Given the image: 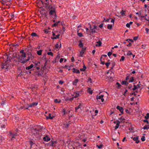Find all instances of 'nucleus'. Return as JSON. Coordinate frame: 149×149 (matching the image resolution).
<instances>
[{
    "instance_id": "obj_1",
    "label": "nucleus",
    "mask_w": 149,
    "mask_h": 149,
    "mask_svg": "<svg viewBox=\"0 0 149 149\" xmlns=\"http://www.w3.org/2000/svg\"><path fill=\"white\" fill-rule=\"evenodd\" d=\"M41 127L39 125L32 128L31 130L32 135H33L37 138H39L42 135L41 132Z\"/></svg>"
},
{
    "instance_id": "obj_2",
    "label": "nucleus",
    "mask_w": 149,
    "mask_h": 149,
    "mask_svg": "<svg viewBox=\"0 0 149 149\" xmlns=\"http://www.w3.org/2000/svg\"><path fill=\"white\" fill-rule=\"evenodd\" d=\"M9 64L7 62H6L2 64V66L1 67L2 69L8 70V69H9Z\"/></svg>"
},
{
    "instance_id": "obj_3",
    "label": "nucleus",
    "mask_w": 149,
    "mask_h": 149,
    "mask_svg": "<svg viewBox=\"0 0 149 149\" xmlns=\"http://www.w3.org/2000/svg\"><path fill=\"white\" fill-rule=\"evenodd\" d=\"M49 7L51 10L49 13V15H52L54 14H55V15L56 17V9L55 8H53L52 6L51 7L50 6Z\"/></svg>"
},
{
    "instance_id": "obj_4",
    "label": "nucleus",
    "mask_w": 149,
    "mask_h": 149,
    "mask_svg": "<svg viewBox=\"0 0 149 149\" xmlns=\"http://www.w3.org/2000/svg\"><path fill=\"white\" fill-rule=\"evenodd\" d=\"M83 90H81L80 91H77L75 93V95L74 96V98H77L78 96L82 95L83 93Z\"/></svg>"
},
{
    "instance_id": "obj_5",
    "label": "nucleus",
    "mask_w": 149,
    "mask_h": 149,
    "mask_svg": "<svg viewBox=\"0 0 149 149\" xmlns=\"http://www.w3.org/2000/svg\"><path fill=\"white\" fill-rule=\"evenodd\" d=\"M97 26L95 25H93V27L90 26V32H92V33H96V31L95 30V29H96Z\"/></svg>"
},
{
    "instance_id": "obj_6",
    "label": "nucleus",
    "mask_w": 149,
    "mask_h": 149,
    "mask_svg": "<svg viewBox=\"0 0 149 149\" xmlns=\"http://www.w3.org/2000/svg\"><path fill=\"white\" fill-rule=\"evenodd\" d=\"M104 96V95H97L96 97L97 99H100L101 102H103L104 100V99L103 98Z\"/></svg>"
},
{
    "instance_id": "obj_7",
    "label": "nucleus",
    "mask_w": 149,
    "mask_h": 149,
    "mask_svg": "<svg viewBox=\"0 0 149 149\" xmlns=\"http://www.w3.org/2000/svg\"><path fill=\"white\" fill-rule=\"evenodd\" d=\"M86 49V47H83L81 51L80 52V56L81 57L83 56V54L84 53V52L85 51Z\"/></svg>"
},
{
    "instance_id": "obj_8",
    "label": "nucleus",
    "mask_w": 149,
    "mask_h": 149,
    "mask_svg": "<svg viewBox=\"0 0 149 149\" xmlns=\"http://www.w3.org/2000/svg\"><path fill=\"white\" fill-rule=\"evenodd\" d=\"M116 108L118 109L119 110L122 114H123V109L122 107H120L119 106H118Z\"/></svg>"
},
{
    "instance_id": "obj_9",
    "label": "nucleus",
    "mask_w": 149,
    "mask_h": 149,
    "mask_svg": "<svg viewBox=\"0 0 149 149\" xmlns=\"http://www.w3.org/2000/svg\"><path fill=\"white\" fill-rule=\"evenodd\" d=\"M43 139L44 141H48L50 140V138L48 137L47 136L44 137Z\"/></svg>"
},
{
    "instance_id": "obj_10",
    "label": "nucleus",
    "mask_w": 149,
    "mask_h": 149,
    "mask_svg": "<svg viewBox=\"0 0 149 149\" xmlns=\"http://www.w3.org/2000/svg\"><path fill=\"white\" fill-rule=\"evenodd\" d=\"M73 72L77 74H79L80 73V72L79 70L77 69H76L74 68H73L72 69Z\"/></svg>"
},
{
    "instance_id": "obj_11",
    "label": "nucleus",
    "mask_w": 149,
    "mask_h": 149,
    "mask_svg": "<svg viewBox=\"0 0 149 149\" xmlns=\"http://www.w3.org/2000/svg\"><path fill=\"white\" fill-rule=\"evenodd\" d=\"M40 63L39 62H37L35 63L34 68H36L38 70L40 69V68L39 66H38V64H40Z\"/></svg>"
},
{
    "instance_id": "obj_12",
    "label": "nucleus",
    "mask_w": 149,
    "mask_h": 149,
    "mask_svg": "<svg viewBox=\"0 0 149 149\" xmlns=\"http://www.w3.org/2000/svg\"><path fill=\"white\" fill-rule=\"evenodd\" d=\"M138 136H136L134 137L133 139L134 141H135V142L137 143H139V141L138 140Z\"/></svg>"
},
{
    "instance_id": "obj_13",
    "label": "nucleus",
    "mask_w": 149,
    "mask_h": 149,
    "mask_svg": "<svg viewBox=\"0 0 149 149\" xmlns=\"http://www.w3.org/2000/svg\"><path fill=\"white\" fill-rule=\"evenodd\" d=\"M96 42L97 43V44H96L95 45V46L96 47H99L101 46V44L102 43L101 42L100 40H99L98 41Z\"/></svg>"
},
{
    "instance_id": "obj_14",
    "label": "nucleus",
    "mask_w": 149,
    "mask_h": 149,
    "mask_svg": "<svg viewBox=\"0 0 149 149\" xmlns=\"http://www.w3.org/2000/svg\"><path fill=\"white\" fill-rule=\"evenodd\" d=\"M38 103L36 102H34L30 104L29 105L28 107H32L35 106H36L37 105Z\"/></svg>"
},
{
    "instance_id": "obj_15",
    "label": "nucleus",
    "mask_w": 149,
    "mask_h": 149,
    "mask_svg": "<svg viewBox=\"0 0 149 149\" xmlns=\"http://www.w3.org/2000/svg\"><path fill=\"white\" fill-rule=\"evenodd\" d=\"M34 66L33 65V64H31L30 66L26 67V70H31Z\"/></svg>"
},
{
    "instance_id": "obj_16",
    "label": "nucleus",
    "mask_w": 149,
    "mask_h": 149,
    "mask_svg": "<svg viewBox=\"0 0 149 149\" xmlns=\"http://www.w3.org/2000/svg\"><path fill=\"white\" fill-rule=\"evenodd\" d=\"M120 123V121L118 120H117V123L116 126L115 127V129L116 130L119 127Z\"/></svg>"
},
{
    "instance_id": "obj_17",
    "label": "nucleus",
    "mask_w": 149,
    "mask_h": 149,
    "mask_svg": "<svg viewBox=\"0 0 149 149\" xmlns=\"http://www.w3.org/2000/svg\"><path fill=\"white\" fill-rule=\"evenodd\" d=\"M9 133L10 134V135L12 136V139L13 138H15L14 136H16L17 134L16 133H12L11 132H10Z\"/></svg>"
},
{
    "instance_id": "obj_18",
    "label": "nucleus",
    "mask_w": 149,
    "mask_h": 149,
    "mask_svg": "<svg viewBox=\"0 0 149 149\" xmlns=\"http://www.w3.org/2000/svg\"><path fill=\"white\" fill-rule=\"evenodd\" d=\"M31 36H32L33 37H38V38H39V36H38L36 33L33 32L31 34Z\"/></svg>"
},
{
    "instance_id": "obj_19",
    "label": "nucleus",
    "mask_w": 149,
    "mask_h": 149,
    "mask_svg": "<svg viewBox=\"0 0 149 149\" xmlns=\"http://www.w3.org/2000/svg\"><path fill=\"white\" fill-rule=\"evenodd\" d=\"M125 11L122 10L120 12V13L121 14L122 16H125Z\"/></svg>"
},
{
    "instance_id": "obj_20",
    "label": "nucleus",
    "mask_w": 149,
    "mask_h": 149,
    "mask_svg": "<svg viewBox=\"0 0 149 149\" xmlns=\"http://www.w3.org/2000/svg\"><path fill=\"white\" fill-rule=\"evenodd\" d=\"M78 81L79 80L78 79H75L72 82L73 84V85L76 86L77 83L78 82Z\"/></svg>"
},
{
    "instance_id": "obj_21",
    "label": "nucleus",
    "mask_w": 149,
    "mask_h": 149,
    "mask_svg": "<svg viewBox=\"0 0 149 149\" xmlns=\"http://www.w3.org/2000/svg\"><path fill=\"white\" fill-rule=\"evenodd\" d=\"M60 22V21H58L57 22H56L55 23L53 24L52 25V27H55L56 26H57L58 25V24Z\"/></svg>"
},
{
    "instance_id": "obj_22",
    "label": "nucleus",
    "mask_w": 149,
    "mask_h": 149,
    "mask_svg": "<svg viewBox=\"0 0 149 149\" xmlns=\"http://www.w3.org/2000/svg\"><path fill=\"white\" fill-rule=\"evenodd\" d=\"M119 119L120 120L121 122L123 123H124L125 119L123 117H121L120 118H119Z\"/></svg>"
},
{
    "instance_id": "obj_23",
    "label": "nucleus",
    "mask_w": 149,
    "mask_h": 149,
    "mask_svg": "<svg viewBox=\"0 0 149 149\" xmlns=\"http://www.w3.org/2000/svg\"><path fill=\"white\" fill-rule=\"evenodd\" d=\"M46 118L47 119H52L53 118V116H52L51 114L50 113H49L48 116H47Z\"/></svg>"
},
{
    "instance_id": "obj_24",
    "label": "nucleus",
    "mask_w": 149,
    "mask_h": 149,
    "mask_svg": "<svg viewBox=\"0 0 149 149\" xmlns=\"http://www.w3.org/2000/svg\"><path fill=\"white\" fill-rule=\"evenodd\" d=\"M60 36V34H58L57 35H56V36H54L52 37H51V39H56L57 38H59V36Z\"/></svg>"
},
{
    "instance_id": "obj_25",
    "label": "nucleus",
    "mask_w": 149,
    "mask_h": 149,
    "mask_svg": "<svg viewBox=\"0 0 149 149\" xmlns=\"http://www.w3.org/2000/svg\"><path fill=\"white\" fill-rule=\"evenodd\" d=\"M79 46L80 47H83V44L82 42V41L81 40H80L79 41Z\"/></svg>"
},
{
    "instance_id": "obj_26",
    "label": "nucleus",
    "mask_w": 149,
    "mask_h": 149,
    "mask_svg": "<svg viewBox=\"0 0 149 149\" xmlns=\"http://www.w3.org/2000/svg\"><path fill=\"white\" fill-rule=\"evenodd\" d=\"M121 84L122 85H127L128 83L126 81H122Z\"/></svg>"
},
{
    "instance_id": "obj_27",
    "label": "nucleus",
    "mask_w": 149,
    "mask_h": 149,
    "mask_svg": "<svg viewBox=\"0 0 149 149\" xmlns=\"http://www.w3.org/2000/svg\"><path fill=\"white\" fill-rule=\"evenodd\" d=\"M87 92L88 93H89L91 94H92L93 93V91L92 90H91V88H88V90Z\"/></svg>"
},
{
    "instance_id": "obj_28",
    "label": "nucleus",
    "mask_w": 149,
    "mask_h": 149,
    "mask_svg": "<svg viewBox=\"0 0 149 149\" xmlns=\"http://www.w3.org/2000/svg\"><path fill=\"white\" fill-rule=\"evenodd\" d=\"M149 128V125H145L143 127L144 130H148Z\"/></svg>"
},
{
    "instance_id": "obj_29",
    "label": "nucleus",
    "mask_w": 149,
    "mask_h": 149,
    "mask_svg": "<svg viewBox=\"0 0 149 149\" xmlns=\"http://www.w3.org/2000/svg\"><path fill=\"white\" fill-rule=\"evenodd\" d=\"M42 50H41L37 51V54L39 55H41L42 54Z\"/></svg>"
},
{
    "instance_id": "obj_30",
    "label": "nucleus",
    "mask_w": 149,
    "mask_h": 149,
    "mask_svg": "<svg viewBox=\"0 0 149 149\" xmlns=\"http://www.w3.org/2000/svg\"><path fill=\"white\" fill-rule=\"evenodd\" d=\"M54 102L56 103H60L61 102V100H58L57 99H55L54 100Z\"/></svg>"
},
{
    "instance_id": "obj_31",
    "label": "nucleus",
    "mask_w": 149,
    "mask_h": 149,
    "mask_svg": "<svg viewBox=\"0 0 149 149\" xmlns=\"http://www.w3.org/2000/svg\"><path fill=\"white\" fill-rule=\"evenodd\" d=\"M81 104H80L77 107H75V111H77V110L79 109V108H80L81 107Z\"/></svg>"
},
{
    "instance_id": "obj_32",
    "label": "nucleus",
    "mask_w": 149,
    "mask_h": 149,
    "mask_svg": "<svg viewBox=\"0 0 149 149\" xmlns=\"http://www.w3.org/2000/svg\"><path fill=\"white\" fill-rule=\"evenodd\" d=\"M28 60H25L24 61H23L22 60H21L20 61V62H21L22 63H24L26 62Z\"/></svg>"
},
{
    "instance_id": "obj_33",
    "label": "nucleus",
    "mask_w": 149,
    "mask_h": 149,
    "mask_svg": "<svg viewBox=\"0 0 149 149\" xmlns=\"http://www.w3.org/2000/svg\"><path fill=\"white\" fill-rule=\"evenodd\" d=\"M103 146V145L102 144H101L99 145H97V147L99 149L102 148Z\"/></svg>"
},
{
    "instance_id": "obj_34",
    "label": "nucleus",
    "mask_w": 149,
    "mask_h": 149,
    "mask_svg": "<svg viewBox=\"0 0 149 149\" xmlns=\"http://www.w3.org/2000/svg\"><path fill=\"white\" fill-rule=\"evenodd\" d=\"M107 28L110 29H111L112 28V25L111 24H108L107 25Z\"/></svg>"
},
{
    "instance_id": "obj_35",
    "label": "nucleus",
    "mask_w": 149,
    "mask_h": 149,
    "mask_svg": "<svg viewBox=\"0 0 149 149\" xmlns=\"http://www.w3.org/2000/svg\"><path fill=\"white\" fill-rule=\"evenodd\" d=\"M30 144L31 145V148L32 145L34 143L32 141H29Z\"/></svg>"
},
{
    "instance_id": "obj_36",
    "label": "nucleus",
    "mask_w": 149,
    "mask_h": 149,
    "mask_svg": "<svg viewBox=\"0 0 149 149\" xmlns=\"http://www.w3.org/2000/svg\"><path fill=\"white\" fill-rule=\"evenodd\" d=\"M23 58H24L26 57V54L24 52L22 54L21 56Z\"/></svg>"
},
{
    "instance_id": "obj_37",
    "label": "nucleus",
    "mask_w": 149,
    "mask_h": 149,
    "mask_svg": "<svg viewBox=\"0 0 149 149\" xmlns=\"http://www.w3.org/2000/svg\"><path fill=\"white\" fill-rule=\"evenodd\" d=\"M47 54L48 55H51L52 56H53V53L52 52H48L47 53Z\"/></svg>"
},
{
    "instance_id": "obj_38",
    "label": "nucleus",
    "mask_w": 149,
    "mask_h": 149,
    "mask_svg": "<svg viewBox=\"0 0 149 149\" xmlns=\"http://www.w3.org/2000/svg\"><path fill=\"white\" fill-rule=\"evenodd\" d=\"M140 82L139 81V84H138L137 85V86L138 88H141V86H142V85H141V84H140Z\"/></svg>"
},
{
    "instance_id": "obj_39",
    "label": "nucleus",
    "mask_w": 149,
    "mask_h": 149,
    "mask_svg": "<svg viewBox=\"0 0 149 149\" xmlns=\"http://www.w3.org/2000/svg\"><path fill=\"white\" fill-rule=\"evenodd\" d=\"M134 78L133 77H132L130 78V80H129V82H132L134 81Z\"/></svg>"
},
{
    "instance_id": "obj_40",
    "label": "nucleus",
    "mask_w": 149,
    "mask_h": 149,
    "mask_svg": "<svg viewBox=\"0 0 149 149\" xmlns=\"http://www.w3.org/2000/svg\"><path fill=\"white\" fill-rule=\"evenodd\" d=\"M145 118L146 119H148L149 118V113H147L146 116H145Z\"/></svg>"
},
{
    "instance_id": "obj_41",
    "label": "nucleus",
    "mask_w": 149,
    "mask_h": 149,
    "mask_svg": "<svg viewBox=\"0 0 149 149\" xmlns=\"http://www.w3.org/2000/svg\"><path fill=\"white\" fill-rule=\"evenodd\" d=\"M77 34L80 37H81L83 36L82 33H78Z\"/></svg>"
},
{
    "instance_id": "obj_42",
    "label": "nucleus",
    "mask_w": 149,
    "mask_h": 149,
    "mask_svg": "<svg viewBox=\"0 0 149 149\" xmlns=\"http://www.w3.org/2000/svg\"><path fill=\"white\" fill-rule=\"evenodd\" d=\"M116 85H117L118 88H119L121 86V85L118 82H117L116 83Z\"/></svg>"
},
{
    "instance_id": "obj_43",
    "label": "nucleus",
    "mask_w": 149,
    "mask_h": 149,
    "mask_svg": "<svg viewBox=\"0 0 149 149\" xmlns=\"http://www.w3.org/2000/svg\"><path fill=\"white\" fill-rule=\"evenodd\" d=\"M141 140L142 141H144L145 140V137L144 136H143L141 139Z\"/></svg>"
},
{
    "instance_id": "obj_44",
    "label": "nucleus",
    "mask_w": 149,
    "mask_h": 149,
    "mask_svg": "<svg viewBox=\"0 0 149 149\" xmlns=\"http://www.w3.org/2000/svg\"><path fill=\"white\" fill-rule=\"evenodd\" d=\"M137 88H138L135 85L134 86V88H132V90L134 91Z\"/></svg>"
},
{
    "instance_id": "obj_45",
    "label": "nucleus",
    "mask_w": 149,
    "mask_h": 149,
    "mask_svg": "<svg viewBox=\"0 0 149 149\" xmlns=\"http://www.w3.org/2000/svg\"><path fill=\"white\" fill-rule=\"evenodd\" d=\"M110 63L107 62L105 64L106 66H107V67L108 68Z\"/></svg>"
},
{
    "instance_id": "obj_46",
    "label": "nucleus",
    "mask_w": 149,
    "mask_h": 149,
    "mask_svg": "<svg viewBox=\"0 0 149 149\" xmlns=\"http://www.w3.org/2000/svg\"><path fill=\"white\" fill-rule=\"evenodd\" d=\"M125 59V57L123 56H121V58L120 60V61H123Z\"/></svg>"
},
{
    "instance_id": "obj_47",
    "label": "nucleus",
    "mask_w": 149,
    "mask_h": 149,
    "mask_svg": "<svg viewBox=\"0 0 149 149\" xmlns=\"http://www.w3.org/2000/svg\"><path fill=\"white\" fill-rule=\"evenodd\" d=\"M112 50L111 52H112ZM112 54V52H109L108 53V55L109 57H110L111 56V55Z\"/></svg>"
},
{
    "instance_id": "obj_48",
    "label": "nucleus",
    "mask_w": 149,
    "mask_h": 149,
    "mask_svg": "<svg viewBox=\"0 0 149 149\" xmlns=\"http://www.w3.org/2000/svg\"><path fill=\"white\" fill-rule=\"evenodd\" d=\"M102 57H101V58H100V60L101 62V64L102 65H104V62L102 61Z\"/></svg>"
},
{
    "instance_id": "obj_49",
    "label": "nucleus",
    "mask_w": 149,
    "mask_h": 149,
    "mask_svg": "<svg viewBox=\"0 0 149 149\" xmlns=\"http://www.w3.org/2000/svg\"><path fill=\"white\" fill-rule=\"evenodd\" d=\"M74 97H72L71 98H68V99H67L68 100L70 101H72V100H73L74 98Z\"/></svg>"
},
{
    "instance_id": "obj_50",
    "label": "nucleus",
    "mask_w": 149,
    "mask_h": 149,
    "mask_svg": "<svg viewBox=\"0 0 149 149\" xmlns=\"http://www.w3.org/2000/svg\"><path fill=\"white\" fill-rule=\"evenodd\" d=\"M55 47L56 49H58L59 47L58 43H56L55 45Z\"/></svg>"
},
{
    "instance_id": "obj_51",
    "label": "nucleus",
    "mask_w": 149,
    "mask_h": 149,
    "mask_svg": "<svg viewBox=\"0 0 149 149\" xmlns=\"http://www.w3.org/2000/svg\"><path fill=\"white\" fill-rule=\"evenodd\" d=\"M63 83L64 81L62 80H60L59 82V83L61 84H62Z\"/></svg>"
},
{
    "instance_id": "obj_52",
    "label": "nucleus",
    "mask_w": 149,
    "mask_h": 149,
    "mask_svg": "<svg viewBox=\"0 0 149 149\" xmlns=\"http://www.w3.org/2000/svg\"><path fill=\"white\" fill-rule=\"evenodd\" d=\"M130 25L128 23H127L126 24V26L128 28L130 27Z\"/></svg>"
},
{
    "instance_id": "obj_53",
    "label": "nucleus",
    "mask_w": 149,
    "mask_h": 149,
    "mask_svg": "<svg viewBox=\"0 0 149 149\" xmlns=\"http://www.w3.org/2000/svg\"><path fill=\"white\" fill-rule=\"evenodd\" d=\"M71 60L72 62H73L74 61V57L73 56L71 58Z\"/></svg>"
},
{
    "instance_id": "obj_54",
    "label": "nucleus",
    "mask_w": 149,
    "mask_h": 149,
    "mask_svg": "<svg viewBox=\"0 0 149 149\" xmlns=\"http://www.w3.org/2000/svg\"><path fill=\"white\" fill-rule=\"evenodd\" d=\"M127 54L128 55H132V52H130V51L129 52H128Z\"/></svg>"
},
{
    "instance_id": "obj_55",
    "label": "nucleus",
    "mask_w": 149,
    "mask_h": 149,
    "mask_svg": "<svg viewBox=\"0 0 149 149\" xmlns=\"http://www.w3.org/2000/svg\"><path fill=\"white\" fill-rule=\"evenodd\" d=\"M129 40V41H131V42H133V40L132 39H127L126 40V41H127Z\"/></svg>"
},
{
    "instance_id": "obj_56",
    "label": "nucleus",
    "mask_w": 149,
    "mask_h": 149,
    "mask_svg": "<svg viewBox=\"0 0 149 149\" xmlns=\"http://www.w3.org/2000/svg\"><path fill=\"white\" fill-rule=\"evenodd\" d=\"M138 38V37L135 36L134 37L133 39L134 40H136Z\"/></svg>"
},
{
    "instance_id": "obj_57",
    "label": "nucleus",
    "mask_w": 149,
    "mask_h": 149,
    "mask_svg": "<svg viewBox=\"0 0 149 149\" xmlns=\"http://www.w3.org/2000/svg\"><path fill=\"white\" fill-rule=\"evenodd\" d=\"M86 69H84V68H81L80 69V70L81 71H82V72H83V71H84Z\"/></svg>"
},
{
    "instance_id": "obj_58",
    "label": "nucleus",
    "mask_w": 149,
    "mask_h": 149,
    "mask_svg": "<svg viewBox=\"0 0 149 149\" xmlns=\"http://www.w3.org/2000/svg\"><path fill=\"white\" fill-rule=\"evenodd\" d=\"M127 92V89H126L125 90V91L124 93L123 94V95L124 96L125 95V94Z\"/></svg>"
},
{
    "instance_id": "obj_59",
    "label": "nucleus",
    "mask_w": 149,
    "mask_h": 149,
    "mask_svg": "<svg viewBox=\"0 0 149 149\" xmlns=\"http://www.w3.org/2000/svg\"><path fill=\"white\" fill-rule=\"evenodd\" d=\"M63 114H65V109H63Z\"/></svg>"
},
{
    "instance_id": "obj_60",
    "label": "nucleus",
    "mask_w": 149,
    "mask_h": 149,
    "mask_svg": "<svg viewBox=\"0 0 149 149\" xmlns=\"http://www.w3.org/2000/svg\"><path fill=\"white\" fill-rule=\"evenodd\" d=\"M18 60L19 62H20V61L21 60H22V57L20 56L18 58Z\"/></svg>"
},
{
    "instance_id": "obj_61",
    "label": "nucleus",
    "mask_w": 149,
    "mask_h": 149,
    "mask_svg": "<svg viewBox=\"0 0 149 149\" xmlns=\"http://www.w3.org/2000/svg\"><path fill=\"white\" fill-rule=\"evenodd\" d=\"M64 59L63 58H61L60 60V62L61 63L63 61Z\"/></svg>"
},
{
    "instance_id": "obj_62",
    "label": "nucleus",
    "mask_w": 149,
    "mask_h": 149,
    "mask_svg": "<svg viewBox=\"0 0 149 149\" xmlns=\"http://www.w3.org/2000/svg\"><path fill=\"white\" fill-rule=\"evenodd\" d=\"M145 30H146V32L148 33V31H149V29L148 28H146V29H145Z\"/></svg>"
},
{
    "instance_id": "obj_63",
    "label": "nucleus",
    "mask_w": 149,
    "mask_h": 149,
    "mask_svg": "<svg viewBox=\"0 0 149 149\" xmlns=\"http://www.w3.org/2000/svg\"><path fill=\"white\" fill-rule=\"evenodd\" d=\"M132 43H129L128 45H127L128 47L131 46H132Z\"/></svg>"
},
{
    "instance_id": "obj_64",
    "label": "nucleus",
    "mask_w": 149,
    "mask_h": 149,
    "mask_svg": "<svg viewBox=\"0 0 149 149\" xmlns=\"http://www.w3.org/2000/svg\"><path fill=\"white\" fill-rule=\"evenodd\" d=\"M145 19L147 21H149V17H147V18L145 17Z\"/></svg>"
}]
</instances>
